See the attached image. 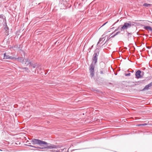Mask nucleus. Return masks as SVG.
I'll return each instance as SVG.
<instances>
[{"label":"nucleus","instance_id":"1","mask_svg":"<svg viewBox=\"0 0 152 152\" xmlns=\"http://www.w3.org/2000/svg\"><path fill=\"white\" fill-rule=\"evenodd\" d=\"M33 145H38L41 146H43V145L47 144V142L38 139L34 138L31 141Z\"/></svg>","mask_w":152,"mask_h":152},{"label":"nucleus","instance_id":"2","mask_svg":"<svg viewBox=\"0 0 152 152\" xmlns=\"http://www.w3.org/2000/svg\"><path fill=\"white\" fill-rule=\"evenodd\" d=\"M134 22L130 21L124 23L123 25H121L122 30L123 31L127 30L128 29L130 28L132 26L134 25Z\"/></svg>","mask_w":152,"mask_h":152},{"label":"nucleus","instance_id":"3","mask_svg":"<svg viewBox=\"0 0 152 152\" xmlns=\"http://www.w3.org/2000/svg\"><path fill=\"white\" fill-rule=\"evenodd\" d=\"M94 65L95 64H93V62H92L89 66V71L90 73V76L91 77H93L95 75Z\"/></svg>","mask_w":152,"mask_h":152},{"label":"nucleus","instance_id":"4","mask_svg":"<svg viewBox=\"0 0 152 152\" xmlns=\"http://www.w3.org/2000/svg\"><path fill=\"white\" fill-rule=\"evenodd\" d=\"M69 0H61L60 2V4L63 5L65 8L70 7H71V5H70Z\"/></svg>","mask_w":152,"mask_h":152},{"label":"nucleus","instance_id":"5","mask_svg":"<svg viewBox=\"0 0 152 152\" xmlns=\"http://www.w3.org/2000/svg\"><path fill=\"white\" fill-rule=\"evenodd\" d=\"M99 54V51H97V53H94L93 55V57L92 58V62L93 64H95L97 62L98 56Z\"/></svg>","mask_w":152,"mask_h":152},{"label":"nucleus","instance_id":"6","mask_svg":"<svg viewBox=\"0 0 152 152\" xmlns=\"http://www.w3.org/2000/svg\"><path fill=\"white\" fill-rule=\"evenodd\" d=\"M141 73L142 71L140 70H138L136 71L135 74V78L138 79L142 78V75L141 74Z\"/></svg>","mask_w":152,"mask_h":152},{"label":"nucleus","instance_id":"7","mask_svg":"<svg viewBox=\"0 0 152 152\" xmlns=\"http://www.w3.org/2000/svg\"><path fill=\"white\" fill-rule=\"evenodd\" d=\"M4 59H11L13 60H15V57H12V56H9L8 55H7L6 53H4Z\"/></svg>","mask_w":152,"mask_h":152},{"label":"nucleus","instance_id":"8","mask_svg":"<svg viewBox=\"0 0 152 152\" xmlns=\"http://www.w3.org/2000/svg\"><path fill=\"white\" fill-rule=\"evenodd\" d=\"M15 60H17L18 61H19L22 64H24V63L25 58H23V57H19L18 58H16Z\"/></svg>","mask_w":152,"mask_h":152},{"label":"nucleus","instance_id":"9","mask_svg":"<svg viewBox=\"0 0 152 152\" xmlns=\"http://www.w3.org/2000/svg\"><path fill=\"white\" fill-rule=\"evenodd\" d=\"M47 144H46L43 145V146H45L44 148H43V149L47 148H49V149H52V145H53L50 143H48L47 142Z\"/></svg>","mask_w":152,"mask_h":152},{"label":"nucleus","instance_id":"10","mask_svg":"<svg viewBox=\"0 0 152 152\" xmlns=\"http://www.w3.org/2000/svg\"><path fill=\"white\" fill-rule=\"evenodd\" d=\"M144 28L145 30H149L150 31L152 32V28L150 26H145L144 27Z\"/></svg>","mask_w":152,"mask_h":152},{"label":"nucleus","instance_id":"11","mask_svg":"<svg viewBox=\"0 0 152 152\" xmlns=\"http://www.w3.org/2000/svg\"><path fill=\"white\" fill-rule=\"evenodd\" d=\"M18 68L21 70H25V71L27 73H29L30 72L28 68L27 67H19Z\"/></svg>","mask_w":152,"mask_h":152},{"label":"nucleus","instance_id":"12","mask_svg":"<svg viewBox=\"0 0 152 152\" xmlns=\"http://www.w3.org/2000/svg\"><path fill=\"white\" fill-rule=\"evenodd\" d=\"M99 73L101 75H104L105 73L104 69V68L99 69Z\"/></svg>","mask_w":152,"mask_h":152},{"label":"nucleus","instance_id":"13","mask_svg":"<svg viewBox=\"0 0 152 152\" xmlns=\"http://www.w3.org/2000/svg\"><path fill=\"white\" fill-rule=\"evenodd\" d=\"M110 35L109 36H108V35H106L105 36L104 38L105 39L106 38H107L106 41L102 45V46H103L104 45L107 41H108L110 39Z\"/></svg>","mask_w":152,"mask_h":152},{"label":"nucleus","instance_id":"14","mask_svg":"<svg viewBox=\"0 0 152 152\" xmlns=\"http://www.w3.org/2000/svg\"><path fill=\"white\" fill-rule=\"evenodd\" d=\"M121 25H120L118 27V28H116L114 31V32H113L111 34V35L113 33L115 32L118 30H120L121 31H123L122 30V29H121Z\"/></svg>","mask_w":152,"mask_h":152},{"label":"nucleus","instance_id":"15","mask_svg":"<svg viewBox=\"0 0 152 152\" xmlns=\"http://www.w3.org/2000/svg\"><path fill=\"white\" fill-rule=\"evenodd\" d=\"M102 37L100 38L99 39V41L98 42L97 44V45H96L97 46L98 44L100 43V42H101V41H102V43L103 42H104L105 40V39L104 38V37Z\"/></svg>","mask_w":152,"mask_h":152},{"label":"nucleus","instance_id":"16","mask_svg":"<svg viewBox=\"0 0 152 152\" xmlns=\"http://www.w3.org/2000/svg\"><path fill=\"white\" fill-rule=\"evenodd\" d=\"M150 88V87L148 85H146L144 88L141 91H145L146 90H148Z\"/></svg>","mask_w":152,"mask_h":152},{"label":"nucleus","instance_id":"17","mask_svg":"<svg viewBox=\"0 0 152 152\" xmlns=\"http://www.w3.org/2000/svg\"><path fill=\"white\" fill-rule=\"evenodd\" d=\"M25 145H26L28 146L31 147H33L34 148H39V149H43V148H42L39 147H36V146H33V145H27L26 144H25Z\"/></svg>","mask_w":152,"mask_h":152},{"label":"nucleus","instance_id":"18","mask_svg":"<svg viewBox=\"0 0 152 152\" xmlns=\"http://www.w3.org/2000/svg\"><path fill=\"white\" fill-rule=\"evenodd\" d=\"M17 48H18L19 50H21L23 53H24V55L25 56V53L24 52V51L21 49V45H17Z\"/></svg>","mask_w":152,"mask_h":152},{"label":"nucleus","instance_id":"19","mask_svg":"<svg viewBox=\"0 0 152 152\" xmlns=\"http://www.w3.org/2000/svg\"><path fill=\"white\" fill-rule=\"evenodd\" d=\"M152 4H148L147 3H144L143 4V6L145 7H150L151 6Z\"/></svg>","mask_w":152,"mask_h":152},{"label":"nucleus","instance_id":"20","mask_svg":"<svg viewBox=\"0 0 152 152\" xmlns=\"http://www.w3.org/2000/svg\"><path fill=\"white\" fill-rule=\"evenodd\" d=\"M126 32L127 33V36L129 37H131V35L132 34V32H129L127 30H126Z\"/></svg>","mask_w":152,"mask_h":152},{"label":"nucleus","instance_id":"21","mask_svg":"<svg viewBox=\"0 0 152 152\" xmlns=\"http://www.w3.org/2000/svg\"><path fill=\"white\" fill-rule=\"evenodd\" d=\"M148 125L146 123H144L143 124H139L137 125L138 126H146Z\"/></svg>","mask_w":152,"mask_h":152},{"label":"nucleus","instance_id":"22","mask_svg":"<svg viewBox=\"0 0 152 152\" xmlns=\"http://www.w3.org/2000/svg\"><path fill=\"white\" fill-rule=\"evenodd\" d=\"M0 18H2V19H6L5 16H4L3 14L0 15Z\"/></svg>","mask_w":152,"mask_h":152},{"label":"nucleus","instance_id":"23","mask_svg":"<svg viewBox=\"0 0 152 152\" xmlns=\"http://www.w3.org/2000/svg\"><path fill=\"white\" fill-rule=\"evenodd\" d=\"M24 60H25V64H26V63L27 62L28 63L30 61V60L28 58H26V59L25 58Z\"/></svg>","mask_w":152,"mask_h":152},{"label":"nucleus","instance_id":"24","mask_svg":"<svg viewBox=\"0 0 152 152\" xmlns=\"http://www.w3.org/2000/svg\"><path fill=\"white\" fill-rule=\"evenodd\" d=\"M37 63H35L34 64H33L32 65V66L34 68H35L36 66H37Z\"/></svg>","mask_w":152,"mask_h":152},{"label":"nucleus","instance_id":"25","mask_svg":"<svg viewBox=\"0 0 152 152\" xmlns=\"http://www.w3.org/2000/svg\"><path fill=\"white\" fill-rule=\"evenodd\" d=\"M33 63L32 62V61H30L27 64V66L29 64L31 66L33 64Z\"/></svg>","mask_w":152,"mask_h":152},{"label":"nucleus","instance_id":"26","mask_svg":"<svg viewBox=\"0 0 152 152\" xmlns=\"http://www.w3.org/2000/svg\"><path fill=\"white\" fill-rule=\"evenodd\" d=\"M52 148H57V145H52Z\"/></svg>","mask_w":152,"mask_h":152},{"label":"nucleus","instance_id":"27","mask_svg":"<svg viewBox=\"0 0 152 152\" xmlns=\"http://www.w3.org/2000/svg\"><path fill=\"white\" fill-rule=\"evenodd\" d=\"M4 21H5V22L4 23V26H5L6 27V26H7V23H6V19H4Z\"/></svg>","mask_w":152,"mask_h":152},{"label":"nucleus","instance_id":"28","mask_svg":"<svg viewBox=\"0 0 152 152\" xmlns=\"http://www.w3.org/2000/svg\"><path fill=\"white\" fill-rule=\"evenodd\" d=\"M17 48V45H13L10 48V49L11 48Z\"/></svg>","mask_w":152,"mask_h":152},{"label":"nucleus","instance_id":"29","mask_svg":"<svg viewBox=\"0 0 152 152\" xmlns=\"http://www.w3.org/2000/svg\"><path fill=\"white\" fill-rule=\"evenodd\" d=\"M130 73H126V74H125V75L126 76H130Z\"/></svg>","mask_w":152,"mask_h":152},{"label":"nucleus","instance_id":"30","mask_svg":"<svg viewBox=\"0 0 152 152\" xmlns=\"http://www.w3.org/2000/svg\"><path fill=\"white\" fill-rule=\"evenodd\" d=\"M62 147V145H57V148H61Z\"/></svg>","mask_w":152,"mask_h":152},{"label":"nucleus","instance_id":"31","mask_svg":"<svg viewBox=\"0 0 152 152\" xmlns=\"http://www.w3.org/2000/svg\"><path fill=\"white\" fill-rule=\"evenodd\" d=\"M64 150H66V148H64L63 149H62L60 150V152H62L64 151Z\"/></svg>","mask_w":152,"mask_h":152},{"label":"nucleus","instance_id":"32","mask_svg":"<svg viewBox=\"0 0 152 152\" xmlns=\"http://www.w3.org/2000/svg\"><path fill=\"white\" fill-rule=\"evenodd\" d=\"M127 71L128 72H131L132 73L133 72H134V70L132 69H131L130 70H129V69H128Z\"/></svg>","mask_w":152,"mask_h":152},{"label":"nucleus","instance_id":"33","mask_svg":"<svg viewBox=\"0 0 152 152\" xmlns=\"http://www.w3.org/2000/svg\"><path fill=\"white\" fill-rule=\"evenodd\" d=\"M5 31L6 33L7 34V35H9V30H6Z\"/></svg>","mask_w":152,"mask_h":152},{"label":"nucleus","instance_id":"34","mask_svg":"<svg viewBox=\"0 0 152 152\" xmlns=\"http://www.w3.org/2000/svg\"><path fill=\"white\" fill-rule=\"evenodd\" d=\"M108 23V21H107L106 22H105V23H104L101 27L100 28H101L102 27H103V26H104L107 23Z\"/></svg>","mask_w":152,"mask_h":152},{"label":"nucleus","instance_id":"35","mask_svg":"<svg viewBox=\"0 0 152 152\" xmlns=\"http://www.w3.org/2000/svg\"><path fill=\"white\" fill-rule=\"evenodd\" d=\"M4 29L5 30H9V27H8V26H6L4 28Z\"/></svg>","mask_w":152,"mask_h":152},{"label":"nucleus","instance_id":"36","mask_svg":"<svg viewBox=\"0 0 152 152\" xmlns=\"http://www.w3.org/2000/svg\"><path fill=\"white\" fill-rule=\"evenodd\" d=\"M148 86H149V87H150L151 86H152V82H151L150 83L148 84Z\"/></svg>","mask_w":152,"mask_h":152},{"label":"nucleus","instance_id":"37","mask_svg":"<svg viewBox=\"0 0 152 152\" xmlns=\"http://www.w3.org/2000/svg\"><path fill=\"white\" fill-rule=\"evenodd\" d=\"M120 33V31H118L116 32L115 34V36L117 35L118 34H119Z\"/></svg>","mask_w":152,"mask_h":152},{"label":"nucleus","instance_id":"38","mask_svg":"<svg viewBox=\"0 0 152 152\" xmlns=\"http://www.w3.org/2000/svg\"><path fill=\"white\" fill-rule=\"evenodd\" d=\"M107 33V32H105L102 35V37H104V36Z\"/></svg>","mask_w":152,"mask_h":152},{"label":"nucleus","instance_id":"39","mask_svg":"<svg viewBox=\"0 0 152 152\" xmlns=\"http://www.w3.org/2000/svg\"><path fill=\"white\" fill-rule=\"evenodd\" d=\"M31 150H34V151H36V150H37V151H40V150H39V149L36 150V149H34H34L31 148Z\"/></svg>","mask_w":152,"mask_h":152},{"label":"nucleus","instance_id":"40","mask_svg":"<svg viewBox=\"0 0 152 152\" xmlns=\"http://www.w3.org/2000/svg\"><path fill=\"white\" fill-rule=\"evenodd\" d=\"M31 150H34V151H36V150H37V151H40V150H39V149L36 150V149H34H34L31 148Z\"/></svg>","mask_w":152,"mask_h":152},{"label":"nucleus","instance_id":"41","mask_svg":"<svg viewBox=\"0 0 152 152\" xmlns=\"http://www.w3.org/2000/svg\"><path fill=\"white\" fill-rule=\"evenodd\" d=\"M115 36V35L114 34L113 35V36H111V37H110V38H113Z\"/></svg>","mask_w":152,"mask_h":152},{"label":"nucleus","instance_id":"42","mask_svg":"<svg viewBox=\"0 0 152 152\" xmlns=\"http://www.w3.org/2000/svg\"><path fill=\"white\" fill-rule=\"evenodd\" d=\"M50 151H52L53 152H56V150H50Z\"/></svg>","mask_w":152,"mask_h":152},{"label":"nucleus","instance_id":"43","mask_svg":"<svg viewBox=\"0 0 152 152\" xmlns=\"http://www.w3.org/2000/svg\"><path fill=\"white\" fill-rule=\"evenodd\" d=\"M101 64L103 65V66H105V64L104 63H101Z\"/></svg>","mask_w":152,"mask_h":152},{"label":"nucleus","instance_id":"44","mask_svg":"<svg viewBox=\"0 0 152 152\" xmlns=\"http://www.w3.org/2000/svg\"><path fill=\"white\" fill-rule=\"evenodd\" d=\"M144 72H142V73L141 74L142 75V77L143 76V75H144Z\"/></svg>","mask_w":152,"mask_h":152},{"label":"nucleus","instance_id":"45","mask_svg":"<svg viewBox=\"0 0 152 152\" xmlns=\"http://www.w3.org/2000/svg\"><path fill=\"white\" fill-rule=\"evenodd\" d=\"M64 151L65 152H69V149L67 150V151H66V150H64Z\"/></svg>","mask_w":152,"mask_h":152},{"label":"nucleus","instance_id":"46","mask_svg":"<svg viewBox=\"0 0 152 152\" xmlns=\"http://www.w3.org/2000/svg\"><path fill=\"white\" fill-rule=\"evenodd\" d=\"M56 152H60V151L59 150H56Z\"/></svg>","mask_w":152,"mask_h":152},{"label":"nucleus","instance_id":"47","mask_svg":"<svg viewBox=\"0 0 152 152\" xmlns=\"http://www.w3.org/2000/svg\"><path fill=\"white\" fill-rule=\"evenodd\" d=\"M48 72H45V75H46L47 74V73H48Z\"/></svg>","mask_w":152,"mask_h":152},{"label":"nucleus","instance_id":"48","mask_svg":"<svg viewBox=\"0 0 152 152\" xmlns=\"http://www.w3.org/2000/svg\"><path fill=\"white\" fill-rule=\"evenodd\" d=\"M118 21H119V20H117V21L116 22H115V23H114V24L113 25H113H114V24H115L116 23H117V22H118Z\"/></svg>","mask_w":152,"mask_h":152},{"label":"nucleus","instance_id":"49","mask_svg":"<svg viewBox=\"0 0 152 152\" xmlns=\"http://www.w3.org/2000/svg\"><path fill=\"white\" fill-rule=\"evenodd\" d=\"M114 74H115V75H117V73H116V72H115V73H114Z\"/></svg>","mask_w":152,"mask_h":152},{"label":"nucleus","instance_id":"50","mask_svg":"<svg viewBox=\"0 0 152 152\" xmlns=\"http://www.w3.org/2000/svg\"><path fill=\"white\" fill-rule=\"evenodd\" d=\"M93 47V45L91 46V48H92Z\"/></svg>","mask_w":152,"mask_h":152},{"label":"nucleus","instance_id":"51","mask_svg":"<svg viewBox=\"0 0 152 152\" xmlns=\"http://www.w3.org/2000/svg\"><path fill=\"white\" fill-rule=\"evenodd\" d=\"M65 8H63V9H65Z\"/></svg>","mask_w":152,"mask_h":152}]
</instances>
